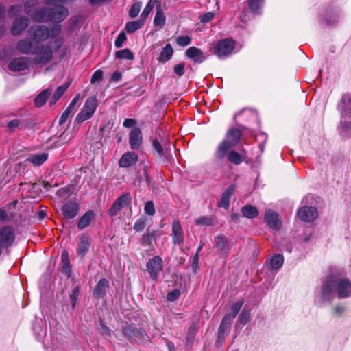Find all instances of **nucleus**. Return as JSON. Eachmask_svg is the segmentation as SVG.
Masks as SVG:
<instances>
[{
  "label": "nucleus",
  "instance_id": "38",
  "mask_svg": "<svg viewBox=\"0 0 351 351\" xmlns=\"http://www.w3.org/2000/svg\"><path fill=\"white\" fill-rule=\"evenodd\" d=\"M284 258L280 254L274 256L270 261V266L273 269H278L280 268L283 264Z\"/></svg>",
  "mask_w": 351,
  "mask_h": 351
},
{
  "label": "nucleus",
  "instance_id": "19",
  "mask_svg": "<svg viewBox=\"0 0 351 351\" xmlns=\"http://www.w3.org/2000/svg\"><path fill=\"white\" fill-rule=\"evenodd\" d=\"M30 40H21L17 43V49L23 53H33L35 48V42L29 37Z\"/></svg>",
  "mask_w": 351,
  "mask_h": 351
},
{
  "label": "nucleus",
  "instance_id": "15",
  "mask_svg": "<svg viewBox=\"0 0 351 351\" xmlns=\"http://www.w3.org/2000/svg\"><path fill=\"white\" fill-rule=\"evenodd\" d=\"M142 134L141 131L138 128H133L129 135V143L130 147L133 149H138L140 148L142 143Z\"/></svg>",
  "mask_w": 351,
  "mask_h": 351
},
{
  "label": "nucleus",
  "instance_id": "26",
  "mask_svg": "<svg viewBox=\"0 0 351 351\" xmlns=\"http://www.w3.org/2000/svg\"><path fill=\"white\" fill-rule=\"evenodd\" d=\"M108 288V281L105 278H102L98 282L97 285H96L93 291V293L97 297L101 298L106 294Z\"/></svg>",
  "mask_w": 351,
  "mask_h": 351
},
{
  "label": "nucleus",
  "instance_id": "45",
  "mask_svg": "<svg viewBox=\"0 0 351 351\" xmlns=\"http://www.w3.org/2000/svg\"><path fill=\"white\" fill-rule=\"evenodd\" d=\"M79 293H80V288L78 287H74L72 289L71 293H70V299L71 300V304H72L73 308H74L76 304L77 299L79 295Z\"/></svg>",
  "mask_w": 351,
  "mask_h": 351
},
{
  "label": "nucleus",
  "instance_id": "32",
  "mask_svg": "<svg viewBox=\"0 0 351 351\" xmlns=\"http://www.w3.org/2000/svg\"><path fill=\"white\" fill-rule=\"evenodd\" d=\"M232 191V188L230 187L222 194L221 199L218 204L219 206L226 209L228 208Z\"/></svg>",
  "mask_w": 351,
  "mask_h": 351
},
{
  "label": "nucleus",
  "instance_id": "14",
  "mask_svg": "<svg viewBox=\"0 0 351 351\" xmlns=\"http://www.w3.org/2000/svg\"><path fill=\"white\" fill-rule=\"evenodd\" d=\"M14 240V232L11 227H5L0 230V243L2 246L10 245Z\"/></svg>",
  "mask_w": 351,
  "mask_h": 351
},
{
  "label": "nucleus",
  "instance_id": "8",
  "mask_svg": "<svg viewBox=\"0 0 351 351\" xmlns=\"http://www.w3.org/2000/svg\"><path fill=\"white\" fill-rule=\"evenodd\" d=\"M147 270L153 280H156L160 272L162 270V260L159 256H156L147 263Z\"/></svg>",
  "mask_w": 351,
  "mask_h": 351
},
{
  "label": "nucleus",
  "instance_id": "20",
  "mask_svg": "<svg viewBox=\"0 0 351 351\" xmlns=\"http://www.w3.org/2000/svg\"><path fill=\"white\" fill-rule=\"evenodd\" d=\"M173 241L174 244H180L184 241V234L181 225L178 221L172 224Z\"/></svg>",
  "mask_w": 351,
  "mask_h": 351
},
{
  "label": "nucleus",
  "instance_id": "56",
  "mask_svg": "<svg viewBox=\"0 0 351 351\" xmlns=\"http://www.w3.org/2000/svg\"><path fill=\"white\" fill-rule=\"evenodd\" d=\"M212 220L208 217H201L196 220L197 225H210Z\"/></svg>",
  "mask_w": 351,
  "mask_h": 351
},
{
  "label": "nucleus",
  "instance_id": "34",
  "mask_svg": "<svg viewBox=\"0 0 351 351\" xmlns=\"http://www.w3.org/2000/svg\"><path fill=\"white\" fill-rule=\"evenodd\" d=\"M243 304V302L242 300L236 302L230 307V312L227 313L224 317H228L229 319L232 321L241 308Z\"/></svg>",
  "mask_w": 351,
  "mask_h": 351
},
{
  "label": "nucleus",
  "instance_id": "31",
  "mask_svg": "<svg viewBox=\"0 0 351 351\" xmlns=\"http://www.w3.org/2000/svg\"><path fill=\"white\" fill-rule=\"evenodd\" d=\"M173 53V49L170 44H167L165 47L162 49L159 60L162 62H166L169 60Z\"/></svg>",
  "mask_w": 351,
  "mask_h": 351
},
{
  "label": "nucleus",
  "instance_id": "29",
  "mask_svg": "<svg viewBox=\"0 0 351 351\" xmlns=\"http://www.w3.org/2000/svg\"><path fill=\"white\" fill-rule=\"evenodd\" d=\"M232 322L228 317H224L223 318L218 330V338L219 340H224L225 335L227 334Z\"/></svg>",
  "mask_w": 351,
  "mask_h": 351
},
{
  "label": "nucleus",
  "instance_id": "3",
  "mask_svg": "<svg viewBox=\"0 0 351 351\" xmlns=\"http://www.w3.org/2000/svg\"><path fill=\"white\" fill-rule=\"evenodd\" d=\"M241 138V132L237 129L230 130L226 136L224 140L219 145L216 156L218 158H223L230 148L234 147L239 141Z\"/></svg>",
  "mask_w": 351,
  "mask_h": 351
},
{
  "label": "nucleus",
  "instance_id": "39",
  "mask_svg": "<svg viewBox=\"0 0 351 351\" xmlns=\"http://www.w3.org/2000/svg\"><path fill=\"white\" fill-rule=\"evenodd\" d=\"M226 156H228V160L235 165H239L243 162L242 155L235 151H231L228 154L227 153Z\"/></svg>",
  "mask_w": 351,
  "mask_h": 351
},
{
  "label": "nucleus",
  "instance_id": "35",
  "mask_svg": "<svg viewBox=\"0 0 351 351\" xmlns=\"http://www.w3.org/2000/svg\"><path fill=\"white\" fill-rule=\"evenodd\" d=\"M145 21L141 19L138 21L128 22L125 27V29L128 33H133L139 29L143 25Z\"/></svg>",
  "mask_w": 351,
  "mask_h": 351
},
{
  "label": "nucleus",
  "instance_id": "50",
  "mask_svg": "<svg viewBox=\"0 0 351 351\" xmlns=\"http://www.w3.org/2000/svg\"><path fill=\"white\" fill-rule=\"evenodd\" d=\"M103 78V72L101 70H97L93 75L90 82L95 84L101 81Z\"/></svg>",
  "mask_w": 351,
  "mask_h": 351
},
{
  "label": "nucleus",
  "instance_id": "18",
  "mask_svg": "<svg viewBox=\"0 0 351 351\" xmlns=\"http://www.w3.org/2000/svg\"><path fill=\"white\" fill-rule=\"evenodd\" d=\"M265 220L267 225L271 228L278 230L281 226V221L279 219L278 215L271 210L266 212Z\"/></svg>",
  "mask_w": 351,
  "mask_h": 351
},
{
  "label": "nucleus",
  "instance_id": "13",
  "mask_svg": "<svg viewBox=\"0 0 351 351\" xmlns=\"http://www.w3.org/2000/svg\"><path fill=\"white\" fill-rule=\"evenodd\" d=\"M30 64V60L27 57H21L13 59L8 65L10 71L14 72L23 71L27 69Z\"/></svg>",
  "mask_w": 351,
  "mask_h": 351
},
{
  "label": "nucleus",
  "instance_id": "59",
  "mask_svg": "<svg viewBox=\"0 0 351 351\" xmlns=\"http://www.w3.org/2000/svg\"><path fill=\"white\" fill-rule=\"evenodd\" d=\"M121 78V73L119 71H115L111 76L110 80L113 82H119Z\"/></svg>",
  "mask_w": 351,
  "mask_h": 351
},
{
  "label": "nucleus",
  "instance_id": "41",
  "mask_svg": "<svg viewBox=\"0 0 351 351\" xmlns=\"http://www.w3.org/2000/svg\"><path fill=\"white\" fill-rule=\"evenodd\" d=\"M156 2V0H149L148 3H147L146 6L145 7L144 10H143L141 17V19H145L148 16L150 12L152 10L153 8L155 5V3Z\"/></svg>",
  "mask_w": 351,
  "mask_h": 351
},
{
  "label": "nucleus",
  "instance_id": "33",
  "mask_svg": "<svg viewBox=\"0 0 351 351\" xmlns=\"http://www.w3.org/2000/svg\"><path fill=\"white\" fill-rule=\"evenodd\" d=\"M154 23L155 26H158L159 28H162L165 24V17L160 5L157 6L156 15L154 19Z\"/></svg>",
  "mask_w": 351,
  "mask_h": 351
},
{
  "label": "nucleus",
  "instance_id": "42",
  "mask_svg": "<svg viewBox=\"0 0 351 351\" xmlns=\"http://www.w3.org/2000/svg\"><path fill=\"white\" fill-rule=\"evenodd\" d=\"M264 0H250L249 6L252 12L258 14L259 9L262 6Z\"/></svg>",
  "mask_w": 351,
  "mask_h": 351
},
{
  "label": "nucleus",
  "instance_id": "30",
  "mask_svg": "<svg viewBox=\"0 0 351 351\" xmlns=\"http://www.w3.org/2000/svg\"><path fill=\"white\" fill-rule=\"evenodd\" d=\"M52 90L50 88L42 91L34 99L35 105L37 107L43 106L48 97L51 95Z\"/></svg>",
  "mask_w": 351,
  "mask_h": 351
},
{
  "label": "nucleus",
  "instance_id": "25",
  "mask_svg": "<svg viewBox=\"0 0 351 351\" xmlns=\"http://www.w3.org/2000/svg\"><path fill=\"white\" fill-rule=\"evenodd\" d=\"M215 246L223 254H227L229 251L228 239L223 235H219L215 238Z\"/></svg>",
  "mask_w": 351,
  "mask_h": 351
},
{
  "label": "nucleus",
  "instance_id": "49",
  "mask_svg": "<svg viewBox=\"0 0 351 351\" xmlns=\"http://www.w3.org/2000/svg\"><path fill=\"white\" fill-rule=\"evenodd\" d=\"M144 210L146 214L150 216L154 215L155 213V208L153 202L152 201L146 202Z\"/></svg>",
  "mask_w": 351,
  "mask_h": 351
},
{
  "label": "nucleus",
  "instance_id": "11",
  "mask_svg": "<svg viewBox=\"0 0 351 351\" xmlns=\"http://www.w3.org/2000/svg\"><path fill=\"white\" fill-rule=\"evenodd\" d=\"M131 199L132 198L130 193H125L119 197L109 210V215L112 217L116 215L120 209L129 205L131 202Z\"/></svg>",
  "mask_w": 351,
  "mask_h": 351
},
{
  "label": "nucleus",
  "instance_id": "53",
  "mask_svg": "<svg viewBox=\"0 0 351 351\" xmlns=\"http://www.w3.org/2000/svg\"><path fill=\"white\" fill-rule=\"evenodd\" d=\"M214 14L211 12H206L204 14L200 19L202 23H208L214 18Z\"/></svg>",
  "mask_w": 351,
  "mask_h": 351
},
{
  "label": "nucleus",
  "instance_id": "60",
  "mask_svg": "<svg viewBox=\"0 0 351 351\" xmlns=\"http://www.w3.org/2000/svg\"><path fill=\"white\" fill-rule=\"evenodd\" d=\"M69 261V254L66 251H64L61 256V262Z\"/></svg>",
  "mask_w": 351,
  "mask_h": 351
},
{
  "label": "nucleus",
  "instance_id": "6",
  "mask_svg": "<svg viewBox=\"0 0 351 351\" xmlns=\"http://www.w3.org/2000/svg\"><path fill=\"white\" fill-rule=\"evenodd\" d=\"M234 49V42L232 40L224 39L219 41L213 47V53L218 58H222L232 53Z\"/></svg>",
  "mask_w": 351,
  "mask_h": 351
},
{
  "label": "nucleus",
  "instance_id": "7",
  "mask_svg": "<svg viewBox=\"0 0 351 351\" xmlns=\"http://www.w3.org/2000/svg\"><path fill=\"white\" fill-rule=\"evenodd\" d=\"M33 54L35 55L34 61L39 64H46L52 58V50L49 46L35 47L33 50Z\"/></svg>",
  "mask_w": 351,
  "mask_h": 351
},
{
  "label": "nucleus",
  "instance_id": "43",
  "mask_svg": "<svg viewBox=\"0 0 351 351\" xmlns=\"http://www.w3.org/2000/svg\"><path fill=\"white\" fill-rule=\"evenodd\" d=\"M250 318V311L249 310H243L240 313L238 319V322L245 325Z\"/></svg>",
  "mask_w": 351,
  "mask_h": 351
},
{
  "label": "nucleus",
  "instance_id": "23",
  "mask_svg": "<svg viewBox=\"0 0 351 351\" xmlns=\"http://www.w3.org/2000/svg\"><path fill=\"white\" fill-rule=\"evenodd\" d=\"M80 97V94H77L72 99L69 107L65 110V111L63 112V114H62V116L60 117V118L59 119V123L60 125L63 124L68 119L69 114L73 112L75 106L77 104V101H79Z\"/></svg>",
  "mask_w": 351,
  "mask_h": 351
},
{
  "label": "nucleus",
  "instance_id": "61",
  "mask_svg": "<svg viewBox=\"0 0 351 351\" xmlns=\"http://www.w3.org/2000/svg\"><path fill=\"white\" fill-rule=\"evenodd\" d=\"M8 215L5 210L0 208V221H5L7 219Z\"/></svg>",
  "mask_w": 351,
  "mask_h": 351
},
{
  "label": "nucleus",
  "instance_id": "54",
  "mask_svg": "<svg viewBox=\"0 0 351 351\" xmlns=\"http://www.w3.org/2000/svg\"><path fill=\"white\" fill-rule=\"evenodd\" d=\"M180 291L178 290H173L167 294V300L169 301H174L180 296Z\"/></svg>",
  "mask_w": 351,
  "mask_h": 351
},
{
  "label": "nucleus",
  "instance_id": "5",
  "mask_svg": "<svg viewBox=\"0 0 351 351\" xmlns=\"http://www.w3.org/2000/svg\"><path fill=\"white\" fill-rule=\"evenodd\" d=\"M97 107V99L95 96H91L86 99L82 110L76 117V121L82 123L90 119L94 114Z\"/></svg>",
  "mask_w": 351,
  "mask_h": 351
},
{
  "label": "nucleus",
  "instance_id": "16",
  "mask_svg": "<svg viewBox=\"0 0 351 351\" xmlns=\"http://www.w3.org/2000/svg\"><path fill=\"white\" fill-rule=\"evenodd\" d=\"M186 56L195 63H202L206 59L202 51L195 47H190L186 51Z\"/></svg>",
  "mask_w": 351,
  "mask_h": 351
},
{
  "label": "nucleus",
  "instance_id": "17",
  "mask_svg": "<svg viewBox=\"0 0 351 351\" xmlns=\"http://www.w3.org/2000/svg\"><path fill=\"white\" fill-rule=\"evenodd\" d=\"M138 160V156L133 152H125L120 158L119 164L121 167H129L134 165Z\"/></svg>",
  "mask_w": 351,
  "mask_h": 351
},
{
  "label": "nucleus",
  "instance_id": "51",
  "mask_svg": "<svg viewBox=\"0 0 351 351\" xmlns=\"http://www.w3.org/2000/svg\"><path fill=\"white\" fill-rule=\"evenodd\" d=\"M126 40V36L125 33L121 32L117 36L114 45L116 47L119 48L122 46L123 42Z\"/></svg>",
  "mask_w": 351,
  "mask_h": 351
},
{
  "label": "nucleus",
  "instance_id": "22",
  "mask_svg": "<svg viewBox=\"0 0 351 351\" xmlns=\"http://www.w3.org/2000/svg\"><path fill=\"white\" fill-rule=\"evenodd\" d=\"M28 22V19L25 17H23L14 21L11 29L12 34H20L27 27Z\"/></svg>",
  "mask_w": 351,
  "mask_h": 351
},
{
  "label": "nucleus",
  "instance_id": "55",
  "mask_svg": "<svg viewBox=\"0 0 351 351\" xmlns=\"http://www.w3.org/2000/svg\"><path fill=\"white\" fill-rule=\"evenodd\" d=\"M184 66L185 65L184 63H180L175 65L173 68L175 73H176L179 76L182 75L184 73Z\"/></svg>",
  "mask_w": 351,
  "mask_h": 351
},
{
  "label": "nucleus",
  "instance_id": "24",
  "mask_svg": "<svg viewBox=\"0 0 351 351\" xmlns=\"http://www.w3.org/2000/svg\"><path fill=\"white\" fill-rule=\"evenodd\" d=\"M153 146L157 154L160 156H166L169 155L170 151V143L167 142L164 143V147L162 146L160 143L155 139L153 141Z\"/></svg>",
  "mask_w": 351,
  "mask_h": 351
},
{
  "label": "nucleus",
  "instance_id": "2",
  "mask_svg": "<svg viewBox=\"0 0 351 351\" xmlns=\"http://www.w3.org/2000/svg\"><path fill=\"white\" fill-rule=\"evenodd\" d=\"M47 4L53 6L51 11L44 9L34 16L38 21H52L55 23L63 21L69 14L68 10L62 5L65 0H46Z\"/></svg>",
  "mask_w": 351,
  "mask_h": 351
},
{
  "label": "nucleus",
  "instance_id": "36",
  "mask_svg": "<svg viewBox=\"0 0 351 351\" xmlns=\"http://www.w3.org/2000/svg\"><path fill=\"white\" fill-rule=\"evenodd\" d=\"M242 213L244 217L247 218H254L256 217L258 214V211L256 209V207L252 206V205H246L245 206L242 210Z\"/></svg>",
  "mask_w": 351,
  "mask_h": 351
},
{
  "label": "nucleus",
  "instance_id": "63",
  "mask_svg": "<svg viewBox=\"0 0 351 351\" xmlns=\"http://www.w3.org/2000/svg\"><path fill=\"white\" fill-rule=\"evenodd\" d=\"M344 307L342 306H337L335 308V313L336 314H340L344 311Z\"/></svg>",
  "mask_w": 351,
  "mask_h": 351
},
{
  "label": "nucleus",
  "instance_id": "57",
  "mask_svg": "<svg viewBox=\"0 0 351 351\" xmlns=\"http://www.w3.org/2000/svg\"><path fill=\"white\" fill-rule=\"evenodd\" d=\"M20 12H21V6H19V5L12 6L9 10V15L12 16L16 15Z\"/></svg>",
  "mask_w": 351,
  "mask_h": 351
},
{
  "label": "nucleus",
  "instance_id": "64",
  "mask_svg": "<svg viewBox=\"0 0 351 351\" xmlns=\"http://www.w3.org/2000/svg\"><path fill=\"white\" fill-rule=\"evenodd\" d=\"M5 12V8L2 5H0V16Z\"/></svg>",
  "mask_w": 351,
  "mask_h": 351
},
{
  "label": "nucleus",
  "instance_id": "62",
  "mask_svg": "<svg viewBox=\"0 0 351 351\" xmlns=\"http://www.w3.org/2000/svg\"><path fill=\"white\" fill-rule=\"evenodd\" d=\"M101 325L103 334L110 336V330L106 326L104 325V324L101 323Z\"/></svg>",
  "mask_w": 351,
  "mask_h": 351
},
{
  "label": "nucleus",
  "instance_id": "12",
  "mask_svg": "<svg viewBox=\"0 0 351 351\" xmlns=\"http://www.w3.org/2000/svg\"><path fill=\"white\" fill-rule=\"evenodd\" d=\"M317 210L313 206H304L298 211V217L304 222H311L317 217Z\"/></svg>",
  "mask_w": 351,
  "mask_h": 351
},
{
  "label": "nucleus",
  "instance_id": "48",
  "mask_svg": "<svg viewBox=\"0 0 351 351\" xmlns=\"http://www.w3.org/2000/svg\"><path fill=\"white\" fill-rule=\"evenodd\" d=\"M62 272L65 274L68 277L71 274V268L70 261L61 262Z\"/></svg>",
  "mask_w": 351,
  "mask_h": 351
},
{
  "label": "nucleus",
  "instance_id": "1",
  "mask_svg": "<svg viewBox=\"0 0 351 351\" xmlns=\"http://www.w3.org/2000/svg\"><path fill=\"white\" fill-rule=\"evenodd\" d=\"M335 290L339 298L350 297L351 295V281L345 278H328L322 287V299L324 300H330Z\"/></svg>",
  "mask_w": 351,
  "mask_h": 351
},
{
  "label": "nucleus",
  "instance_id": "21",
  "mask_svg": "<svg viewBox=\"0 0 351 351\" xmlns=\"http://www.w3.org/2000/svg\"><path fill=\"white\" fill-rule=\"evenodd\" d=\"M95 214L93 210H88L79 219L77 222V228L83 230L88 227L91 221L95 219Z\"/></svg>",
  "mask_w": 351,
  "mask_h": 351
},
{
  "label": "nucleus",
  "instance_id": "47",
  "mask_svg": "<svg viewBox=\"0 0 351 351\" xmlns=\"http://www.w3.org/2000/svg\"><path fill=\"white\" fill-rule=\"evenodd\" d=\"M141 8V3L137 2V3H134L132 6L131 9L130 10V16L132 18L136 17L138 14Z\"/></svg>",
  "mask_w": 351,
  "mask_h": 351
},
{
  "label": "nucleus",
  "instance_id": "52",
  "mask_svg": "<svg viewBox=\"0 0 351 351\" xmlns=\"http://www.w3.org/2000/svg\"><path fill=\"white\" fill-rule=\"evenodd\" d=\"M20 125H21V120L19 119H15L10 121L8 123L7 126L8 128H10L11 130H14L16 128H19L20 126Z\"/></svg>",
  "mask_w": 351,
  "mask_h": 351
},
{
  "label": "nucleus",
  "instance_id": "37",
  "mask_svg": "<svg viewBox=\"0 0 351 351\" xmlns=\"http://www.w3.org/2000/svg\"><path fill=\"white\" fill-rule=\"evenodd\" d=\"M69 86V84H64V85L57 88L54 95H53V97L50 101L51 105L55 104L63 95V94L67 90Z\"/></svg>",
  "mask_w": 351,
  "mask_h": 351
},
{
  "label": "nucleus",
  "instance_id": "10",
  "mask_svg": "<svg viewBox=\"0 0 351 351\" xmlns=\"http://www.w3.org/2000/svg\"><path fill=\"white\" fill-rule=\"evenodd\" d=\"M80 204L75 201H68L61 207L64 218L71 219L75 218L80 211Z\"/></svg>",
  "mask_w": 351,
  "mask_h": 351
},
{
  "label": "nucleus",
  "instance_id": "40",
  "mask_svg": "<svg viewBox=\"0 0 351 351\" xmlns=\"http://www.w3.org/2000/svg\"><path fill=\"white\" fill-rule=\"evenodd\" d=\"M116 57L119 59H126V60H133L134 59L133 53L128 49H125L117 51Z\"/></svg>",
  "mask_w": 351,
  "mask_h": 351
},
{
  "label": "nucleus",
  "instance_id": "46",
  "mask_svg": "<svg viewBox=\"0 0 351 351\" xmlns=\"http://www.w3.org/2000/svg\"><path fill=\"white\" fill-rule=\"evenodd\" d=\"M145 221L146 219L145 217L138 219L134 224V230L137 232L141 231L145 227Z\"/></svg>",
  "mask_w": 351,
  "mask_h": 351
},
{
  "label": "nucleus",
  "instance_id": "58",
  "mask_svg": "<svg viewBox=\"0 0 351 351\" xmlns=\"http://www.w3.org/2000/svg\"><path fill=\"white\" fill-rule=\"evenodd\" d=\"M136 123V121L133 119H125L123 121V126L125 128H131Z\"/></svg>",
  "mask_w": 351,
  "mask_h": 351
},
{
  "label": "nucleus",
  "instance_id": "27",
  "mask_svg": "<svg viewBox=\"0 0 351 351\" xmlns=\"http://www.w3.org/2000/svg\"><path fill=\"white\" fill-rule=\"evenodd\" d=\"M47 158L48 154L43 152L29 156L27 161L30 162L35 166H40L47 160Z\"/></svg>",
  "mask_w": 351,
  "mask_h": 351
},
{
  "label": "nucleus",
  "instance_id": "4",
  "mask_svg": "<svg viewBox=\"0 0 351 351\" xmlns=\"http://www.w3.org/2000/svg\"><path fill=\"white\" fill-rule=\"evenodd\" d=\"M60 27L59 25L54 27L53 29L49 32L48 29L43 25L32 27L28 31L29 36L37 43L47 40L49 37H54L59 34Z\"/></svg>",
  "mask_w": 351,
  "mask_h": 351
},
{
  "label": "nucleus",
  "instance_id": "44",
  "mask_svg": "<svg viewBox=\"0 0 351 351\" xmlns=\"http://www.w3.org/2000/svg\"><path fill=\"white\" fill-rule=\"evenodd\" d=\"M191 42V38L189 36H179L176 38V43L181 47L189 45Z\"/></svg>",
  "mask_w": 351,
  "mask_h": 351
},
{
  "label": "nucleus",
  "instance_id": "28",
  "mask_svg": "<svg viewBox=\"0 0 351 351\" xmlns=\"http://www.w3.org/2000/svg\"><path fill=\"white\" fill-rule=\"evenodd\" d=\"M89 246H90L89 239L86 236H82L80 238L79 247H78L77 252L78 256L83 258L86 255V254L88 252V251L89 250Z\"/></svg>",
  "mask_w": 351,
  "mask_h": 351
},
{
  "label": "nucleus",
  "instance_id": "9",
  "mask_svg": "<svg viewBox=\"0 0 351 351\" xmlns=\"http://www.w3.org/2000/svg\"><path fill=\"white\" fill-rule=\"evenodd\" d=\"M337 109L343 119L351 121V94L342 96L337 105Z\"/></svg>",
  "mask_w": 351,
  "mask_h": 351
}]
</instances>
